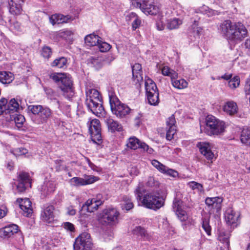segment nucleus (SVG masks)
Instances as JSON below:
<instances>
[{"label":"nucleus","instance_id":"nucleus-1","mask_svg":"<svg viewBox=\"0 0 250 250\" xmlns=\"http://www.w3.org/2000/svg\"><path fill=\"white\" fill-rule=\"evenodd\" d=\"M134 192L137 200L140 201L146 208L156 211L165 205L166 196L162 194L159 190L149 191L143 196L146 190L144 189L143 184L139 183Z\"/></svg>","mask_w":250,"mask_h":250},{"label":"nucleus","instance_id":"nucleus-2","mask_svg":"<svg viewBox=\"0 0 250 250\" xmlns=\"http://www.w3.org/2000/svg\"><path fill=\"white\" fill-rule=\"evenodd\" d=\"M220 30L227 40L233 44L242 42L248 34L243 23L240 22L232 23L230 20L224 21L220 25Z\"/></svg>","mask_w":250,"mask_h":250},{"label":"nucleus","instance_id":"nucleus-3","mask_svg":"<svg viewBox=\"0 0 250 250\" xmlns=\"http://www.w3.org/2000/svg\"><path fill=\"white\" fill-rule=\"evenodd\" d=\"M86 95L85 104L87 108L97 116L104 117L105 111L99 91L95 89H90L86 91Z\"/></svg>","mask_w":250,"mask_h":250},{"label":"nucleus","instance_id":"nucleus-4","mask_svg":"<svg viewBox=\"0 0 250 250\" xmlns=\"http://www.w3.org/2000/svg\"><path fill=\"white\" fill-rule=\"evenodd\" d=\"M28 110L34 114L32 121L36 125L46 124L52 116V110L48 107L41 105H30Z\"/></svg>","mask_w":250,"mask_h":250},{"label":"nucleus","instance_id":"nucleus-5","mask_svg":"<svg viewBox=\"0 0 250 250\" xmlns=\"http://www.w3.org/2000/svg\"><path fill=\"white\" fill-rule=\"evenodd\" d=\"M225 124L212 115L206 118L205 132L209 136H218L225 131Z\"/></svg>","mask_w":250,"mask_h":250},{"label":"nucleus","instance_id":"nucleus-6","mask_svg":"<svg viewBox=\"0 0 250 250\" xmlns=\"http://www.w3.org/2000/svg\"><path fill=\"white\" fill-rule=\"evenodd\" d=\"M120 213L113 208L104 209L99 215V222L104 225H115L118 223Z\"/></svg>","mask_w":250,"mask_h":250},{"label":"nucleus","instance_id":"nucleus-7","mask_svg":"<svg viewBox=\"0 0 250 250\" xmlns=\"http://www.w3.org/2000/svg\"><path fill=\"white\" fill-rule=\"evenodd\" d=\"M132 5L140 8L146 14L156 15L159 12V7L154 4L153 0H132Z\"/></svg>","mask_w":250,"mask_h":250},{"label":"nucleus","instance_id":"nucleus-8","mask_svg":"<svg viewBox=\"0 0 250 250\" xmlns=\"http://www.w3.org/2000/svg\"><path fill=\"white\" fill-rule=\"evenodd\" d=\"M145 88L148 103L156 105L159 103V92L155 83L149 78L145 80Z\"/></svg>","mask_w":250,"mask_h":250},{"label":"nucleus","instance_id":"nucleus-9","mask_svg":"<svg viewBox=\"0 0 250 250\" xmlns=\"http://www.w3.org/2000/svg\"><path fill=\"white\" fill-rule=\"evenodd\" d=\"M110 107L112 113L117 117L123 118L128 114L130 108L124 104H122L116 97H109Z\"/></svg>","mask_w":250,"mask_h":250},{"label":"nucleus","instance_id":"nucleus-10","mask_svg":"<svg viewBox=\"0 0 250 250\" xmlns=\"http://www.w3.org/2000/svg\"><path fill=\"white\" fill-rule=\"evenodd\" d=\"M93 243L90 234L86 232L81 234L73 245L74 250H91Z\"/></svg>","mask_w":250,"mask_h":250},{"label":"nucleus","instance_id":"nucleus-11","mask_svg":"<svg viewBox=\"0 0 250 250\" xmlns=\"http://www.w3.org/2000/svg\"><path fill=\"white\" fill-rule=\"evenodd\" d=\"M92 141L97 144L102 143L101 127L100 121L94 119L88 123Z\"/></svg>","mask_w":250,"mask_h":250},{"label":"nucleus","instance_id":"nucleus-12","mask_svg":"<svg viewBox=\"0 0 250 250\" xmlns=\"http://www.w3.org/2000/svg\"><path fill=\"white\" fill-rule=\"evenodd\" d=\"M59 87L65 98L70 100L74 96L75 91L73 82L71 78L66 74L62 79L61 84Z\"/></svg>","mask_w":250,"mask_h":250},{"label":"nucleus","instance_id":"nucleus-13","mask_svg":"<svg viewBox=\"0 0 250 250\" xmlns=\"http://www.w3.org/2000/svg\"><path fill=\"white\" fill-rule=\"evenodd\" d=\"M102 195L99 194L95 198L88 199L82 207L80 211V213L82 214L83 211L93 212L96 210L98 207L103 204L104 200H102Z\"/></svg>","mask_w":250,"mask_h":250},{"label":"nucleus","instance_id":"nucleus-14","mask_svg":"<svg viewBox=\"0 0 250 250\" xmlns=\"http://www.w3.org/2000/svg\"><path fill=\"white\" fill-rule=\"evenodd\" d=\"M126 146L127 148L135 150L139 148L143 149L149 154L152 153L153 151V149L149 148L147 144L141 142L134 136L131 137L128 139Z\"/></svg>","mask_w":250,"mask_h":250},{"label":"nucleus","instance_id":"nucleus-15","mask_svg":"<svg viewBox=\"0 0 250 250\" xmlns=\"http://www.w3.org/2000/svg\"><path fill=\"white\" fill-rule=\"evenodd\" d=\"M28 187H31V181L28 173L24 172H20L19 174L18 184L17 186L18 192H24Z\"/></svg>","mask_w":250,"mask_h":250},{"label":"nucleus","instance_id":"nucleus-16","mask_svg":"<svg viewBox=\"0 0 250 250\" xmlns=\"http://www.w3.org/2000/svg\"><path fill=\"white\" fill-rule=\"evenodd\" d=\"M222 202V198L219 197H207L205 200V203L210 211L213 210L212 211L214 212L215 210L216 213L221 210Z\"/></svg>","mask_w":250,"mask_h":250},{"label":"nucleus","instance_id":"nucleus-17","mask_svg":"<svg viewBox=\"0 0 250 250\" xmlns=\"http://www.w3.org/2000/svg\"><path fill=\"white\" fill-rule=\"evenodd\" d=\"M56 188V184L52 181L45 180L39 188L42 198L52 194Z\"/></svg>","mask_w":250,"mask_h":250},{"label":"nucleus","instance_id":"nucleus-18","mask_svg":"<svg viewBox=\"0 0 250 250\" xmlns=\"http://www.w3.org/2000/svg\"><path fill=\"white\" fill-rule=\"evenodd\" d=\"M175 124L176 121L173 115H171L167 120L166 138L168 140H171L173 139L176 132L177 129Z\"/></svg>","mask_w":250,"mask_h":250},{"label":"nucleus","instance_id":"nucleus-19","mask_svg":"<svg viewBox=\"0 0 250 250\" xmlns=\"http://www.w3.org/2000/svg\"><path fill=\"white\" fill-rule=\"evenodd\" d=\"M151 164L161 173L168 176L176 177L178 172L174 169L168 168L156 160H153Z\"/></svg>","mask_w":250,"mask_h":250},{"label":"nucleus","instance_id":"nucleus-20","mask_svg":"<svg viewBox=\"0 0 250 250\" xmlns=\"http://www.w3.org/2000/svg\"><path fill=\"white\" fill-rule=\"evenodd\" d=\"M181 204L182 202L180 200L174 199L173 202L172 208L181 221H186L188 218V216L186 211L182 208Z\"/></svg>","mask_w":250,"mask_h":250},{"label":"nucleus","instance_id":"nucleus-21","mask_svg":"<svg viewBox=\"0 0 250 250\" xmlns=\"http://www.w3.org/2000/svg\"><path fill=\"white\" fill-rule=\"evenodd\" d=\"M240 213L235 211L231 208H229L227 209L225 213V218L226 221L229 225L236 226L235 224L237 222Z\"/></svg>","mask_w":250,"mask_h":250},{"label":"nucleus","instance_id":"nucleus-22","mask_svg":"<svg viewBox=\"0 0 250 250\" xmlns=\"http://www.w3.org/2000/svg\"><path fill=\"white\" fill-rule=\"evenodd\" d=\"M201 153L208 160H211L214 157V154L211 151V145L208 142H199L197 144Z\"/></svg>","mask_w":250,"mask_h":250},{"label":"nucleus","instance_id":"nucleus-23","mask_svg":"<svg viewBox=\"0 0 250 250\" xmlns=\"http://www.w3.org/2000/svg\"><path fill=\"white\" fill-rule=\"evenodd\" d=\"M17 201L20 203V207L22 210V214L26 217H29L33 213L32 208V203L28 198L24 199H18Z\"/></svg>","mask_w":250,"mask_h":250},{"label":"nucleus","instance_id":"nucleus-24","mask_svg":"<svg viewBox=\"0 0 250 250\" xmlns=\"http://www.w3.org/2000/svg\"><path fill=\"white\" fill-rule=\"evenodd\" d=\"M19 227L17 225L11 224L0 229V237L8 238L18 231Z\"/></svg>","mask_w":250,"mask_h":250},{"label":"nucleus","instance_id":"nucleus-25","mask_svg":"<svg viewBox=\"0 0 250 250\" xmlns=\"http://www.w3.org/2000/svg\"><path fill=\"white\" fill-rule=\"evenodd\" d=\"M132 234L137 238L144 241H149L151 239L150 235L147 230L141 226H136L132 230Z\"/></svg>","mask_w":250,"mask_h":250},{"label":"nucleus","instance_id":"nucleus-26","mask_svg":"<svg viewBox=\"0 0 250 250\" xmlns=\"http://www.w3.org/2000/svg\"><path fill=\"white\" fill-rule=\"evenodd\" d=\"M54 207L52 205H48L45 207L41 214L42 219L47 222L51 223L54 219Z\"/></svg>","mask_w":250,"mask_h":250},{"label":"nucleus","instance_id":"nucleus-27","mask_svg":"<svg viewBox=\"0 0 250 250\" xmlns=\"http://www.w3.org/2000/svg\"><path fill=\"white\" fill-rule=\"evenodd\" d=\"M71 20L69 15L64 16L61 14H55L49 17V21L52 25L67 22Z\"/></svg>","mask_w":250,"mask_h":250},{"label":"nucleus","instance_id":"nucleus-28","mask_svg":"<svg viewBox=\"0 0 250 250\" xmlns=\"http://www.w3.org/2000/svg\"><path fill=\"white\" fill-rule=\"evenodd\" d=\"M133 78L136 83H140L143 82V77L142 66L140 63H135L132 66Z\"/></svg>","mask_w":250,"mask_h":250},{"label":"nucleus","instance_id":"nucleus-29","mask_svg":"<svg viewBox=\"0 0 250 250\" xmlns=\"http://www.w3.org/2000/svg\"><path fill=\"white\" fill-rule=\"evenodd\" d=\"M104 122L106 123L108 129L111 132H114L116 131H121L122 130V126L118 122L114 121L109 117L105 118Z\"/></svg>","mask_w":250,"mask_h":250},{"label":"nucleus","instance_id":"nucleus-30","mask_svg":"<svg viewBox=\"0 0 250 250\" xmlns=\"http://www.w3.org/2000/svg\"><path fill=\"white\" fill-rule=\"evenodd\" d=\"M223 110L229 115H233L237 113L238 107L236 103L233 101H229L226 103L223 106Z\"/></svg>","mask_w":250,"mask_h":250},{"label":"nucleus","instance_id":"nucleus-31","mask_svg":"<svg viewBox=\"0 0 250 250\" xmlns=\"http://www.w3.org/2000/svg\"><path fill=\"white\" fill-rule=\"evenodd\" d=\"M68 60L67 58L62 57L55 59L51 63L50 65L53 67L58 68H65L67 66Z\"/></svg>","mask_w":250,"mask_h":250},{"label":"nucleus","instance_id":"nucleus-32","mask_svg":"<svg viewBox=\"0 0 250 250\" xmlns=\"http://www.w3.org/2000/svg\"><path fill=\"white\" fill-rule=\"evenodd\" d=\"M20 103L15 98L12 99L9 101L8 104H7L8 113H10L11 111H17L20 107H21V109H23V107L21 104V101L20 100Z\"/></svg>","mask_w":250,"mask_h":250},{"label":"nucleus","instance_id":"nucleus-33","mask_svg":"<svg viewBox=\"0 0 250 250\" xmlns=\"http://www.w3.org/2000/svg\"><path fill=\"white\" fill-rule=\"evenodd\" d=\"M100 37L95 34H89L84 38L85 43L87 46H96L99 43Z\"/></svg>","mask_w":250,"mask_h":250},{"label":"nucleus","instance_id":"nucleus-34","mask_svg":"<svg viewBox=\"0 0 250 250\" xmlns=\"http://www.w3.org/2000/svg\"><path fill=\"white\" fill-rule=\"evenodd\" d=\"M22 4L18 2L15 3L10 1L9 2L10 13L14 15L20 14L22 11L21 5Z\"/></svg>","mask_w":250,"mask_h":250},{"label":"nucleus","instance_id":"nucleus-35","mask_svg":"<svg viewBox=\"0 0 250 250\" xmlns=\"http://www.w3.org/2000/svg\"><path fill=\"white\" fill-rule=\"evenodd\" d=\"M87 63L91 67L98 69L102 67V59L98 57H91L87 60Z\"/></svg>","mask_w":250,"mask_h":250},{"label":"nucleus","instance_id":"nucleus-36","mask_svg":"<svg viewBox=\"0 0 250 250\" xmlns=\"http://www.w3.org/2000/svg\"><path fill=\"white\" fill-rule=\"evenodd\" d=\"M182 23V21L179 19H170L167 21V28L169 30L177 29Z\"/></svg>","mask_w":250,"mask_h":250},{"label":"nucleus","instance_id":"nucleus-37","mask_svg":"<svg viewBox=\"0 0 250 250\" xmlns=\"http://www.w3.org/2000/svg\"><path fill=\"white\" fill-rule=\"evenodd\" d=\"M159 182L155 179L153 177H149L148 178L147 181L146 183V187L152 188V191H156L158 190V188L159 187Z\"/></svg>","mask_w":250,"mask_h":250},{"label":"nucleus","instance_id":"nucleus-38","mask_svg":"<svg viewBox=\"0 0 250 250\" xmlns=\"http://www.w3.org/2000/svg\"><path fill=\"white\" fill-rule=\"evenodd\" d=\"M240 140L243 144L250 146V130L244 128L241 132Z\"/></svg>","mask_w":250,"mask_h":250},{"label":"nucleus","instance_id":"nucleus-39","mask_svg":"<svg viewBox=\"0 0 250 250\" xmlns=\"http://www.w3.org/2000/svg\"><path fill=\"white\" fill-rule=\"evenodd\" d=\"M171 82L173 86L178 89H183L188 86V83L183 79L176 80L175 79H171Z\"/></svg>","mask_w":250,"mask_h":250},{"label":"nucleus","instance_id":"nucleus-40","mask_svg":"<svg viewBox=\"0 0 250 250\" xmlns=\"http://www.w3.org/2000/svg\"><path fill=\"white\" fill-rule=\"evenodd\" d=\"M123 201L124 202V203L122 204L123 209L128 211L133 208V204L129 198L127 196H124L123 197Z\"/></svg>","mask_w":250,"mask_h":250},{"label":"nucleus","instance_id":"nucleus-41","mask_svg":"<svg viewBox=\"0 0 250 250\" xmlns=\"http://www.w3.org/2000/svg\"><path fill=\"white\" fill-rule=\"evenodd\" d=\"M162 73L165 76L170 77L171 79H175L177 77V73L174 70L171 69L167 66H164L162 69Z\"/></svg>","mask_w":250,"mask_h":250},{"label":"nucleus","instance_id":"nucleus-42","mask_svg":"<svg viewBox=\"0 0 250 250\" xmlns=\"http://www.w3.org/2000/svg\"><path fill=\"white\" fill-rule=\"evenodd\" d=\"M65 75L66 74L64 73L54 72L50 74L49 78L54 82L59 83L62 82V79H63Z\"/></svg>","mask_w":250,"mask_h":250},{"label":"nucleus","instance_id":"nucleus-43","mask_svg":"<svg viewBox=\"0 0 250 250\" xmlns=\"http://www.w3.org/2000/svg\"><path fill=\"white\" fill-rule=\"evenodd\" d=\"M71 185L73 186H81L85 185V181L83 178L75 177L71 178L69 181Z\"/></svg>","mask_w":250,"mask_h":250},{"label":"nucleus","instance_id":"nucleus-44","mask_svg":"<svg viewBox=\"0 0 250 250\" xmlns=\"http://www.w3.org/2000/svg\"><path fill=\"white\" fill-rule=\"evenodd\" d=\"M52 51L51 48L48 46H44L41 50V55L44 59H48L52 55Z\"/></svg>","mask_w":250,"mask_h":250},{"label":"nucleus","instance_id":"nucleus-45","mask_svg":"<svg viewBox=\"0 0 250 250\" xmlns=\"http://www.w3.org/2000/svg\"><path fill=\"white\" fill-rule=\"evenodd\" d=\"M96 46L102 52H107L111 48V46L109 44L105 42H103L100 40Z\"/></svg>","mask_w":250,"mask_h":250},{"label":"nucleus","instance_id":"nucleus-46","mask_svg":"<svg viewBox=\"0 0 250 250\" xmlns=\"http://www.w3.org/2000/svg\"><path fill=\"white\" fill-rule=\"evenodd\" d=\"M14 120L16 125L19 128H21L25 121L24 117L21 114H16L14 117Z\"/></svg>","mask_w":250,"mask_h":250},{"label":"nucleus","instance_id":"nucleus-47","mask_svg":"<svg viewBox=\"0 0 250 250\" xmlns=\"http://www.w3.org/2000/svg\"><path fill=\"white\" fill-rule=\"evenodd\" d=\"M7 100L2 98L0 100V115L3 113L5 112L6 114L8 113L7 109Z\"/></svg>","mask_w":250,"mask_h":250},{"label":"nucleus","instance_id":"nucleus-48","mask_svg":"<svg viewBox=\"0 0 250 250\" xmlns=\"http://www.w3.org/2000/svg\"><path fill=\"white\" fill-rule=\"evenodd\" d=\"M229 86L232 89H235L240 84V80L238 76L234 77L232 79L229 81Z\"/></svg>","mask_w":250,"mask_h":250},{"label":"nucleus","instance_id":"nucleus-49","mask_svg":"<svg viewBox=\"0 0 250 250\" xmlns=\"http://www.w3.org/2000/svg\"><path fill=\"white\" fill-rule=\"evenodd\" d=\"M202 228L208 235L211 234V227L209 225V221L207 218L202 219Z\"/></svg>","mask_w":250,"mask_h":250},{"label":"nucleus","instance_id":"nucleus-50","mask_svg":"<svg viewBox=\"0 0 250 250\" xmlns=\"http://www.w3.org/2000/svg\"><path fill=\"white\" fill-rule=\"evenodd\" d=\"M11 152L16 156L24 155L28 152V150L24 148L20 147L14 149Z\"/></svg>","mask_w":250,"mask_h":250},{"label":"nucleus","instance_id":"nucleus-51","mask_svg":"<svg viewBox=\"0 0 250 250\" xmlns=\"http://www.w3.org/2000/svg\"><path fill=\"white\" fill-rule=\"evenodd\" d=\"M196 21H194V23L191 26V29L193 32V35L195 38L198 37L201 33L202 29L198 26V24L196 23Z\"/></svg>","mask_w":250,"mask_h":250},{"label":"nucleus","instance_id":"nucleus-52","mask_svg":"<svg viewBox=\"0 0 250 250\" xmlns=\"http://www.w3.org/2000/svg\"><path fill=\"white\" fill-rule=\"evenodd\" d=\"M14 80L13 74L10 72H6L4 75L3 83H10Z\"/></svg>","mask_w":250,"mask_h":250},{"label":"nucleus","instance_id":"nucleus-53","mask_svg":"<svg viewBox=\"0 0 250 250\" xmlns=\"http://www.w3.org/2000/svg\"><path fill=\"white\" fill-rule=\"evenodd\" d=\"M45 92L49 98H50L51 99H54L56 100V102L59 106L60 102L58 100H57L56 98H55V92L51 88L46 89L45 90Z\"/></svg>","mask_w":250,"mask_h":250},{"label":"nucleus","instance_id":"nucleus-54","mask_svg":"<svg viewBox=\"0 0 250 250\" xmlns=\"http://www.w3.org/2000/svg\"><path fill=\"white\" fill-rule=\"evenodd\" d=\"M85 185L93 183L97 180V177L91 175H86L84 177Z\"/></svg>","mask_w":250,"mask_h":250},{"label":"nucleus","instance_id":"nucleus-55","mask_svg":"<svg viewBox=\"0 0 250 250\" xmlns=\"http://www.w3.org/2000/svg\"><path fill=\"white\" fill-rule=\"evenodd\" d=\"M141 23V20L137 16L132 21V27L133 30L138 28Z\"/></svg>","mask_w":250,"mask_h":250},{"label":"nucleus","instance_id":"nucleus-56","mask_svg":"<svg viewBox=\"0 0 250 250\" xmlns=\"http://www.w3.org/2000/svg\"><path fill=\"white\" fill-rule=\"evenodd\" d=\"M143 121V115L141 113H138L134 118V125L136 126L139 127Z\"/></svg>","mask_w":250,"mask_h":250},{"label":"nucleus","instance_id":"nucleus-57","mask_svg":"<svg viewBox=\"0 0 250 250\" xmlns=\"http://www.w3.org/2000/svg\"><path fill=\"white\" fill-rule=\"evenodd\" d=\"M63 228L67 230L70 231H74L75 230V227L73 224L70 222H65L63 225Z\"/></svg>","mask_w":250,"mask_h":250},{"label":"nucleus","instance_id":"nucleus-58","mask_svg":"<svg viewBox=\"0 0 250 250\" xmlns=\"http://www.w3.org/2000/svg\"><path fill=\"white\" fill-rule=\"evenodd\" d=\"M189 186L190 188H191L192 189H200L202 188V186L201 184L198 183L196 182L192 181L189 183Z\"/></svg>","mask_w":250,"mask_h":250},{"label":"nucleus","instance_id":"nucleus-59","mask_svg":"<svg viewBox=\"0 0 250 250\" xmlns=\"http://www.w3.org/2000/svg\"><path fill=\"white\" fill-rule=\"evenodd\" d=\"M202 11L208 16H210L213 14V11L208 6H205L202 8Z\"/></svg>","mask_w":250,"mask_h":250},{"label":"nucleus","instance_id":"nucleus-60","mask_svg":"<svg viewBox=\"0 0 250 250\" xmlns=\"http://www.w3.org/2000/svg\"><path fill=\"white\" fill-rule=\"evenodd\" d=\"M244 89L247 95L250 94V79H247Z\"/></svg>","mask_w":250,"mask_h":250},{"label":"nucleus","instance_id":"nucleus-61","mask_svg":"<svg viewBox=\"0 0 250 250\" xmlns=\"http://www.w3.org/2000/svg\"><path fill=\"white\" fill-rule=\"evenodd\" d=\"M10 27L13 30H15L16 31H19L21 28L20 23L17 21L14 22L13 23H11Z\"/></svg>","mask_w":250,"mask_h":250},{"label":"nucleus","instance_id":"nucleus-62","mask_svg":"<svg viewBox=\"0 0 250 250\" xmlns=\"http://www.w3.org/2000/svg\"><path fill=\"white\" fill-rule=\"evenodd\" d=\"M137 15L133 12L129 14L126 17V20L128 21H133Z\"/></svg>","mask_w":250,"mask_h":250},{"label":"nucleus","instance_id":"nucleus-63","mask_svg":"<svg viewBox=\"0 0 250 250\" xmlns=\"http://www.w3.org/2000/svg\"><path fill=\"white\" fill-rule=\"evenodd\" d=\"M156 27L158 30L162 31L165 28V25L162 21H158L156 22Z\"/></svg>","mask_w":250,"mask_h":250},{"label":"nucleus","instance_id":"nucleus-64","mask_svg":"<svg viewBox=\"0 0 250 250\" xmlns=\"http://www.w3.org/2000/svg\"><path fill=\"white\" fill-rule=\"evenodd\" d=\"M245 45L246 47L250 49V39H248L246 40Z\"/></svg>","mask_w":250,"mask_h":250}]
</instances>
